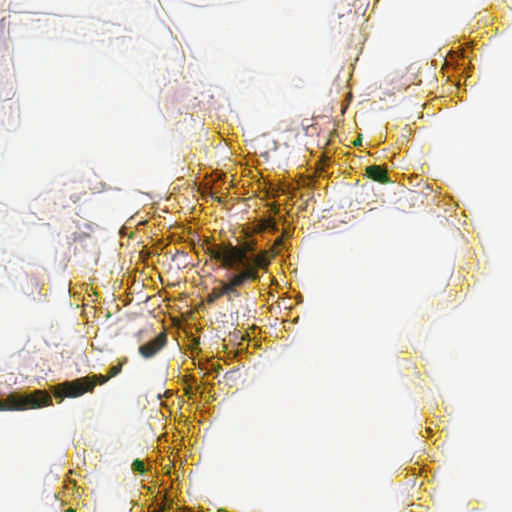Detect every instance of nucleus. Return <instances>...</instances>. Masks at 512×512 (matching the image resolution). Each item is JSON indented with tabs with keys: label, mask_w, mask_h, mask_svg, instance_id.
<instances>
[{
	"label": "nucleus",
	"mask_w": 512,
	"mask_h": 512,
	"mask_svg": "<svg viewBox=\"0 0 512 512\" xmlns=\"http://www.w3.org/2000/svg\"><path fill=\"white\" fill-rule=\"evenodd\" d=\"M257 242L246 240L241 245L228 243L209 244L206 253L221 263V267L236 273H251L250 283L260 280L259 270L270 265L269 252L266 250L254 254Z\"/></svg>",
	"instance_id": "1"
},
{
	"label": "nucleus",
	"mask_w": 512,
	"mask_h": 512,
	"mask_svg": "<svg viewBox=\"0 0 512 512\" xmlns=\"http://www.w3.org/2000/svg\"><path fill=\"white\" fill-rule=\"evenodd\" d=\"M251 273H236L230 271L227 278L218 280V286L212 288L206 297L209 304L216 302L221 297L226 296L229 302L241 296L240 289L250 283Z\"/></svg>",
	"instance_id": "2"
},
{
	"label": "nucleus",
	"mask_w": 512,
	"mask_h": 512,
	"mask_svg": "<svg viewBox=\"0 0 512 512\" xmlns=\"http://www.w3.org/2000/svg\"><path fill=\"white\" fill-rule=\"evenodd\" d=\"M52 404L51 396L44 390H35L26 395L12 393L0 400V411L36 409Z\"/></svg>",
	"instance_id": "3"
},
{
	"label": "nucleus",
	"mask_w": 512,
	"mask_h": 512,
	"mask_svg": "<svg viewBox=\"0 0 512 512\" xmlns=\"http://www.w3.org/2000/svg\"><path fill=\"white\" fill-rule=\"evenodd\" d=\"M95 388V381L89 376L77 378L72 381H65L55 386L54 394L56 397H80L87 392H92Z\"/></svg>",
	"instance_id": "4"
},
{
	"label": "nucleus",
	"mask_w": 512,
	"mask_h": 512,
	"mask_svg": "<svg viewBox=\"0 0 512 512\" xmlns=\"http://www.w3.org/2000/svg\"><path fill=\"white\" fill-rule=\"evenodd\" d=\"M167 340L166 332H161L154 339L139 346V354L145 359L152 358L166 346Z\"/></svg>",
	"instance_id": "5"
},
{
	"label": "nucleus",
	"mask_w": 512,
	"mask_h": 512,
	"mask_svg": "<svg viewBox=\"0 0 512 512\" xmlns=\"http://www.w3.org/2000/svg\"><path fill=\"white\" fill-rule=\"evenodd\" d=\"M366 175L373 181L379 182V183H387L389 182V177L387 170L379 165H371L366 167Z\"/></svg>",
	"instance_id": "6"
},
{
	"label": "nucleus",
	"mask_w": 512,
	"mask_h": 512,
	"mask_svg": "<svg viewBox=\"0 0 512 512\" xmlns=\"http://www.w3.org/2000/svg\"><path fill=\"white\" fill-rule=\"evenodd\" d=\"M269 230L270 232H276L278 230L277 224L274 219L267 218L263 219L259 224V231Z\"/></svg>",
	"instance_id": "7"
},
{
	"label": "nucleus",
	"mask_w": 512,
	"mask_h": 512,
	"mask_svg": "<svg viewBox=\"0 0 512 512\" xmlns=\"http://www.w3.org/2000/svg\"><path fill=\"white\" fill-rule=\"evenodd\" d=\"M132 470L143 474L145 472L144 462L140 459H135L132 463Z\"/></svg>",
	"instance_id": "8"
},
{
	"label": "nucleus",
	"mask_w": 512,
	"mask_h": 512,
	"mask_svg": "<svg viewBox=\"0 0 512 512\" xmlns=\"http://www.w3.org/2000/svg\"><path fill=\"white\" fill-rule=\"evenodd\" d=\"M91 378L92 381H95V386L97 384H105L110 378L108 375H102V374H98V375H93V376H89Z\"/></svg>",
	"instance_id": "9"
},
{
	"label": "nucleus",
	"mask_w": 512,
	"mask_h": 512,
	"mask_svg": "<svg viewBox=\"0 0 512 512\" xmlns=\"http://www.w3.org/2000/svg\"><path fill=\"white\" fill-rule=\"evenodd\" d=\"M122 370V364H118L116 366H113L110 368V371H109V378H112V377H115L116 375H118Z\"/></svg>",
	"instance_id": "10"
},
{
	"label": "nucleus",
	"mask_w": 512,
	"mask_h": 512,
	"mask_svg": "<svg viewBox=\"0 0 512 512\" xmlns=\"http://www.w3.org/2000/svg\"><path fill=\"white\" fill-rule=\"evenodd\" d=\"M282 244H283V236L277 238L274 243L275 246H281Z\"/></svg>",
	"instance_id": "11"
},
{
	"label": "nucleus",
	"mask_w": 512,
	"mask_h": 512,
	"mask_svg": "<svg viewBox=\"0 0 512 512\" xmlns=\"http://www.w3.org/2000/svg\"><path fill=\"white\" fill-rule=\"evenodd\" d=\"M353 144H354L355 146H360V145H362V138L359 136V137H358V138L353 142Z\"/></svg>",
	"instance_id": "12"
},
{
	"label": "nucleus",
	"mask_w": 512,
	"mask_h": 512,
	"mask_svg": "<svg viewBox=\"0 0 512 512\" xmlns=\"http://www.w3.org/2000/svg\"><path fill=\"white\" fill-rule=\"evenodd\" d=\"M65 512H76V511L74 509H72V508H69Z\"/></svg>",
	"instance_id": "13"
},
{
	"label": "nucleus",
	"mask_w": 512,
	"mask_h": 512,
	"mask_svg": "<svg viewBox=\"0 0 512 512\" xmlns=\"http://www.w3.org/2000/svg\"><path fill=\"white\" fill-rule=\"evenodd\" d=\"M78 199H79V197H75V198L73 199V201H74V202H77V200H78Z\"/></svg>",
	"instance_id": "14"
}]
</instances>
